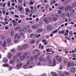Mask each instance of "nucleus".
I'll use <instances>...</instances> for the list:
<instances>
[{
  "label": "nucleus",
  "instance_id": "f257e3e1",
  "mask_svg": "<svg viewBox=\"0 0 76 76\" xmlns=\"http://www.w3.org/2000/svg\"><path fill=\"white\" fill-rule=\"evenodd\" d=\"M46 60L48 61H49V63L48 64H47V66H51V64H52V61H50V56L49 55H48L47 58H46Z\"/></svg>",
  "mask_w": 76,
  "mask_h": 76
},
{
  "label": "nucleus",
  "instance_id": "f03ea898",
  "mask_svg": "<svg viewBox=\"0 0 76 76\" xmlns=\"http://www.w3.org/2000/svg\"><path fill=\"white\" fill-rule=\"evenodd\" d=\"M68 66L69 67H73L75 64L73 62H68L67 63Z\"/></svg>",
  "mask_w": 76,
  "mask_h": 76
},
{
  "label": "nucleus",
  "instance_id": "7ed1b4c3",
  "mask_svg": "<svg viewBox=\"0 0 76 76\" xmlns=\"http://www.w3.org/2000/svg\"><path fill=\"white\" fill-rule=\"evenodd\" d=\"M47 29L48 31H51L53 29V27L51 25L48 26H47Z\"/></svg>",
  "mask_w": 76,
  "mask_h": 76
},
{
  "label": "nucleus",
  "instance_id": "20e7f679",
  "mask_svg": "<svg viewBox=\"0 0 76 76\" xmlns=\"http://www.w3.org/2000/svg\"><path fill=\"white\" fill-rule=\"evenodd\" d=\"M32 28L34 29H37L38 28V25H34L32 26Z\"/></svg>",
  "mask_w": 76,
  "mask_h": 76
},
{
  "label": "nucleus",
  "instance_id": "39448f33",
  "mask_svg": "<svg viewBox=\"0 0 76 76\" xmlns=\"http://www.w3.org/2000/svg\"><path fill=\"white\" fill-rule=\"evenodd\" d=\"M56 58L58 61H59L60 62L62 61V60L61 59V58L60 57V56H56Z\"/></svg>",
  "mask_w": 76,
  "mask_h": 76
},
{
  "label": "nucleus",
  "instance_id": "423d86ee",
  "mask_svg": "<svg viewBox=\"0 0 76 76\" xmlns=\"http://www.w3.org/2000/svg\"><path fill=\"white\" fill-rule=\"evenodd\" d=\"M12 56V54L10 52H9L8 53V56H7V57L8 58L10 59L11 58Z\"/></svg>",
  "mask_w": 76,
  "mask_h": 76
},
{
  "label": "nucleus",
  "instance_id": "0eeeda50",
  "mask_svg": "<svg viewBox=\"0 0 76 76\" xmlns=\"http://www.w3.org/2000/svg\"><path fill=\"white\" fill-rule=\"evenodd\" d=\"M35 10H36V8L34 9L33 10H30V13H31V14H33V13H35Z\"/></svg>",
  "mask_w": 76,
  "mask_h": 76
},
{
  "label": "nucleus",
  "instance_id": "6e6552de",
  "mask_svg": "<svg viewBox=\"0 0 76 76\" xmlns=\"http://www.w3.org/2000/svg\"><path fill=\"white\" fill-rule=\"evenodd\" d=\"M28 47V45L27 44H24L22 46V48H24V49H25L27 48Z\"/></svg>",
  "mask_w": 76,
  "mask_h": 76
},
{
  "label": "nucleus",
  "instance_id": "1a4fd4ad",
  "mask_svg": "<svg viewBox=\"0 0 76 76\" xmlns=\"http://www.w3.org/2000/svg\"><path fill=\"white\" fill-rule=\"evenodd\" d=\"M49 19L48 18H45L44 19V20L46 23H48Z\"/></svg>",
  "mask_w": 76,
  "mask_h": 76
},
{
  "label": "nucleus",
  "instance_id": "9d476101",
  "mask_svg": "<svg viewBox=\"0 0 76 76\" xmlns=\"http://www.w3.org/2000/svg\"><path fill=\"white\" fill-rule=\"evenodd\" d=\"M3 61L4 63H7V62H8V60H7V58L4 57L3 59Z\"/></svg>",
  "mask_w": 76,
  "mask_h": 76
},
{
  "label": "nucleus",
  "instance_id": "9b49d317",
  "mask_svg": "<svg viewBox=\"0 0 76 76\" xmlns=\"http://www.w3.org/2000/svg\"><path fill=\"white\" fill-rule=\"evenodd\" d=\"M18 10L19 11H22V7H20V6H18Z\"/></svg>",
  "mask_w": 76,
  "mask_h": 76
},
{
  "label": "nucleus",
  "instance_id": "f8f14e48",
  "mask_svg": "<svg viewBox=\"0 0 76 76\" xmlns=\"http://www.w3.org/2000/svg\"><path fill=\"white\" fill-rule=\"evenodd\" d=\"M51 74H52V76H57V74L56 72H51Z\"/></svg>",
  "mask_w": 76,
  "mask_h": 76
},
{
  "label": "nucleus",
  "instance_id": "ddd939ff",
  "mask_svg": "<svg viewBox=\"0 0 76 76\" xmlns=\"http://www.w3.org/2000/svg\"><path fill=\"white\" fill-rule=\"evenodd\" d=\"M22 54V52H18L17 53V55L18 57H20Z\"/></svg>",
  "mask_w": 76,
  "mask_h": 76
},
{
  "label": "nucleus",
  "instance_id": "4468645a",
  "mask_svg": "<svg viewBox=\"0 0 76 76\" xmlns=\"http://www.w3.org/2000/svg\"><path fill=\"white\" fill-rule=\"evenodd\" d=\"M37 32L39 33L40 32H42V31H43V30L42 29L40 28L39 29H37Z\"/></svg>",
  "mask_w": 76,
  "mask_h": 76
},
{
  "label": "nucleus",
  "instance_id": "2eb2a0df",
  "mask_svg": "<svg viewBox=\"0 0 76 76\" xmlns=\"http://www.w3.org/2000/svg\"><path fill=\"white\" fill-rule=\"evenodd\" d=\"M7 42L8 44H10L11 42V39L9 38L7 40Z\"/></svg>",
  "mask_w": 76,
  "mask_h": 76
},
{
  "label": "nucleus",
  "instance_id": "dca6fc26",
  "mask_svg": "<svg viewBox=\"0 0 76 76\" xmlns=\"http://www.w3.org/2000/svg\"><path fill=\"white\" fill-rule=\"evenodd\" d=\"M3 67H9V65L7 64H3Z\"/></svg>",
  "mask_w": 76,
  "mask_h": 76
},
{
  "label": "nucleus",
  "instance_id": "f3484780",
  "mask_svg": "<svg viewBox=\"0 0 76 76\" xmlns=\"http://www.w3.org/2000/svg\"><path fill=\"white\" fill-rule=\"evenodd\" d=\"M75 71V67H72L71 69V72L72 73H74Z\"/></svg>",
  "mask_w": 76,
  "mask_h": 76
},
{
  "label": "nucleus",
  "instance_id": "a211bd4d",
  "mask_svg": "<svg viewBox=\"0 0 76 76\" xmlns=\"http://www.w3.org/2000/svg\"><path fill=\"white\" fill-rule=\"evenodd\" d=\"M13 58L14 60H16L18 59V56L16 55H15L13 56Z\"/></svg>",
  "mask_w": 76,
  "mask_h": 76
},
{
  "label": "nucleus",
  "instance_id": "6ab92c4d",
  "mask_svg": "<svg viewBox=\"0 0 76 76\" xmlns=\"http://www.w3.org/2000/svg\"><path fill=\"white\" fill-rule=\"evenodd\" d=\"M22 31V32H26V31H27V29L25 27H23Z\"/></svg>",
  "mask_w": 76,
  "mask_h": 76
},
{
  "label": "nucleus",
  "instance_id": "aec40b11",
  "mask_svg": "<svg viewBox=\"0 0 76 76\" xmlns=\"http://www.w3.org/2000/svg\"><path fill=\"white\" fill-rule=\"evenodd\" d=\"M26 57L23 56V55L20 58V59L21 60H23Z\"/></svg>",
  "mask_w": 76,
  "mask_h": 76
},
{
  "label": "nucleus",
  "instance_id": "412c9836",
  "mask_svg": "<svg viewBox=\"0 0 76 76\" xmlns=\"http://www.w3.org/2000/svg\"><path fill=\"white\" fill-rule=\"evenodd\" d=\"M53 64L54 65V66L56 65V60L55 59L53 60Z\"/></svg>",
  "mask_w": 76,
  "mask_h": 76
},
{
  "label": "nucleus",
  "instance_id": "4be33fe9",
  "mask_svg": "<svg viewBox=\"0 0 76 76\" xmlns=\"http://www.w3.org/2000/svg\"><path fill=\"white\" fill-rule=\"evenodd\" d=\"M22 64L19 63L18 64V65H17L16 66H17V67H19L21 66H22Z\"/></svg>",
  "mask_w": 76,
  "mask_h": 76
},
{
  "label": "nucleus",
  "instance_id": "5701e85b",
  "mask_svg": "<svg viewBox=\"0 0 76 76\" xmlns=\"http://www.w3.org/2000/svg\"><path fill=\"white\" fill-rule=\"evenodd\" d=\"M59 9L60 10H63L64 9V7H59Z\"/></svg>",
  "mask_w": 76,
  "mask_h": 76
},
{
  "label": "nucleus",
  "instance_id": "b1692460",
  "mask_svg": "<svg viewBox=\"0 0 76 76\" xmlns=\"http://www.w3.org/2000/svg\"><path fill=\"white\" fill-rule=\"evenodd\" d=\"M15 60H13V59H12L10 61V64H12V63H14V62H15Z\"/></svg>",
  "mask_w": 76,
  "mask_h": 76
},
{
  "label": "nucleus",
  "instance_id": "393cba45",
  "mask_svg": "<svg viewBox=\"0 0 76 76\" xmlns=\"http://www.w3.org/2000/svg\"><path fill=\"white\" fill-rule=\"evenodd\" d=\"M34 60H37L38 58V56H37V55H34Z\"/></svg>",
  "mask_w": 76,
  "mask_h": 76
},
{
  "label": "nucleus",
  "instance_id": "a878e982",
  "mask_svg": "<svg viewBox=\"0 0 76 76\" xmlns=\"http://www.w3.org/2000/svg\"><path fill=\"white\" fill-rule=\"evenodd\" d=\"M14 34H15V31H12L11 33V35L12 37H13L14 35Z\"/></svg>",
  "mask_w": 76,
  "mask_h": 76
},
{
  "label": "nucleus",
  "instance_id": "bb28decb",
  "mask_svg": "<svg viewBox=\"0 0 76 76\" xmlns=\"http://www.w3.org/2000/svg\"><path fill=\"white\" fill-rule=\"evenodd\" d=\"M6 41H4L3 42V43L2 45V46H4H4H6Z\"/></svg>",
  "mask_w": 76,
  "mask_h": 76
},
{
  "label": "nucleus",
  "instance_id": "cd10ccee",
  "mask_svg": "<svg viewBox=\"0 0 76 76\" xmlns=\"http://www.w3.org/2000/svg\"><path fill=\"white\" fill-rule=\"evenodd\" d=\"M69 8H70V6L66 7L65 8V10H68V9H69Z\"/></svg>",
  "mask_w": 76,
  "mask_h": 76
},
{
  "label": "nucleus",
  "instance_id": "c85d7f7f",
  "mask_svg": "<svg viewBox=\"0 0 76 76\" xmlns=\"http://www.w3.org/2000/svg\"><path fill=\"white\" fill-rule=\"evenodd\" d=\"M66 16V13H64L62 14H61L60 15L61 17H64V16Z\"/></svg>",
  "mask_w": 76,
  "mask_h": 76
},
{
  "label": "nucleus",
  "instance_id": "c756f323",
  "mask_svg": "<svg viewBox=\"0 0 76 76\" xmlns=\"http://www.w3.org/2000/svg\"><path fill=\"white\" fill-rule=\"evenodd\" d=\"M14 41L15 44H17V43H18V42H19L18 40H15Z\"/></svg>",
  "mask_w": 76,
  "mask_h": 76
},
{
  "label": "nucleus",
  "instance_id": "7c9ffc66",
  "mask_svg": "<svg viewBox=\"0 0 76 76\" xmlns=\"http://www.w3.org/2000/svg\"><path fill=\"white\" fill-rule=\"evenodd\" d=\"M39 60L40 61H43V58L40 57L39 58Z\"/></svg>",
  "mask_w": 76,
  "mask_h": 76
},
{
  "label": "nucleus",
  "instance_id": "2f4dec72",
  "mask_svg": "<svg viewBox=\"0 0 76 76\" xmlns=\"http://www.w3.org/2000/svg\"><path fill=\"white\" fill-rule=\"evenodd\" d=\"M28 53H25L23 54V56H25V57H26V56H27V55H28Z\"/></svg>",
  "mask_w": 76,
  "mask_h": 76
},
{
  "label": "nucleus",
  "instance_id": "473e14b6",
  "mask_svg": "<svg viewBox=\"0 0 76 76\" xmlns=\"http://www.w3.org/2000/svg\"><path fill=\"white\" fill-rule=\"evenodd\" d=\"M58 19H57V17H54L53 19V20L54 21H57Z\"/></svg>",
  "mask_w": 76,
  "mask_h": 76
},
{
  "label": "nucleus",
  "instance_id": "72a5a7b5",
  "mask_svg": "<svg viewBox=\"0 0 76 76\" xmlns=\"http://www.w3.org/2000/svg\"><path fill=\"white\" fill-rule=\"evenodd\" d=\"M22 30H23V28H20L18 29V31L19 32H23Z\"/></svg>",
  "mask_w": 76,
  "mask_h": 76
},
{
  "label": "nucleus",
  "instance_id": "f704fd0d",
  "mask_svg": "<svg viewBox=\"0 0 76 76\" xmlns=\"http://www.w3.org/2000/svg\"><path fill=\"white\" fill-rule=\"evenodd\" d=\"M30 64V60H29L27 61V62L26 63V64L27 65H28V64Z\"/></svg>",
  "mask_w": 76,
  "mask_h": 76
},
{
  "label": "nucleus",
  "instance_id": "c9c22d12",
  "mask_svg": "<svg viewBox=\"0 0 76 76\" xmlns=\"http://www.w3.org/2000/svg\"><path fill=\"white\" fill-rule=\"evenodd\" d=\"M58 14H61V13H62V12L60 10H59L58 11Z\"/></svg>",
  "mask_w": 76,
  "mask_h": 76
},
{
  "label": "nucleus",
  "instance_id": "e433bc0d",
  "mask_svg": "<svg viewBox=\"0 0 76 76\" xmlns=\"http://www.w3.org/2000/svg\"><path fill=\"white\" fill-rule=\"evenodd\" d=\"M35 40H33L31 41V44H34V43H35Z\"/></svg>",
  "mask_w": 76,
  "mask_h": 76
},
{
  "label": "nucleus",
  "instance_id": "4c0bfd02",
  "mask_svg": "<svg viewBox=\"0 0 76 76\" xmlns=\"http://www.w3.org/2000/svg\"><path fill=\"white\" fill-rule=\"evenodd\" d=\"M18 49L19 50H22V47L20 46L18 47Z\"/></svg>",
  "mask_w": 76,
  "mask_h": 76
},
{
  "label": "nucleus",
  "instance_id": "58836bf2",
  "mask_svg": "<svg viewBox=\"0 0 76 76\" xmlns=\"http://www.w3.org/2000/svg\"><path fill=\"white\" fill-rule=\"evenodd\" d=\"M34 34H32L30 36V38H33V37H34Z\"/></svg>",
  "mask_w": 76,
  "mask_h": 76
},
{
  "label": "nucleus",
  "instance_id": "ea45409f",
  "mask_svg": "<svg viewBox=\"0 0 76 76\" xmlns=\"http://www.w3.org/2000/svg\"><path fill=\"white\" fill-rule=\"evenodd\" d=\"M72 57H76V54H74L72 56Z\"/></svg>",
  "mask_w": 76,
  "mask_h": 76
},
{
  "label": "nucleus",
  "instance_id": "a19ab883",
  "mask_svg": "<svg viewBox=\"0 0 76 76\" xmlns=\"http://www.w3.org/2000/svg\"><path fill=\"white\" fill-rule=\"evenodd\" d=\"M28 66V65H25L23 66V68H24V69H25V68H26V67Z\"/></svg>",
  "mask_w": 76,
  "mask_h": 76
},
{
  "label": "nucleus",
  "instance_id": "79ce46f5",
  "mask_svg": "<svg viewBox=\"0 0 76 76\" xmlns=\"http://www.w3.org/2000/svg\"><path fill=\"white\" fill-rule=\"evenodd\" d=\"M29 4H31V5H33V4H34V2L32 1H31L30 2Z\"/></svg>",
  "mask_w": 76,
  "mask_h": 76
},
{
  "label": "nucleus",
  "instance_id": "37998d69",
  "mask_svg": "<svg viewBox=\"0 0 76 76\" xmlns=\"http://www.w3.org/2000/svg\"><path fill=\"white\" fill-rule=\"evenodd\" d=\"M72 6L73 7H75L76 6V3H74L72 4Z\"/></svg>",
  "mask_w": 76,
  "mask_h": 76
},
{
  "label": "nucleus",
  "instance_id": "c03bdc74",
  "mask_svg": "<svg viewBox=\"0 0 76 76\" xmlns=\"http://www.w3.org/2000/svg\"><path fill=\"white\" fill-rule=\"evenodd\" d=\"M71 13H75V12L74 10H72L71 11Z\"/></svg>",
  "mask_w": 76,
  "mask_h": 76
},
{
  "label": "nucleus",
  "instance_id": "a18cd8bd",
  "mask_svg": "<svg viewBox=\"0 0 76 76\" xmlns=\"http://www.w3.org/2000/svg\"><path fill=\"white\" fill-rule=\"evenodd\" d=\"M30 60L31 61H33V60H34V58H33V56H31V58H30Z\"/></svg>",
  "mask_w": 76,
  "mask_h": 76
},
{
  "label": "nucleus",
  "instance_id": "49530a36",
  "mask_svg": "<svg viewBox=\"0 0 76 76\" xmlns=\"http://www.w3.org/2000/svg\"><path fill=\"white\" fill-rule=\"evenodd\" d=\"M15 49H13L12 50H11V51L12 53H14V52H15Z\"/></svg>",
  "mask_w": 76,
  "mask_h": 76
},
{
  "label": "nucleus",
  "instance_id": "de8ad7c7",
  "mask_svg": "<svg viewBox=\"0 0 76 76\" xmlns=\"http://www.w3.org/2000/svg\"><path fill=\"white\" fill-rule=\"evenodd\" d=\"M41 7V4H39L37 6V8H39V7Z\"/></svg>",
  "mask_w": 76,
  "mask_h": 76
},
{
  "label": "nucleus",
  "instance_id": "09e8293b",
  "mask_svg": "<svg viewBox=\"0 0 76 76\" xmlns=\"http://www.w3.org/2000/svg\"><path fill=\"white\" fill-rule=\"evenodd\" d=\"M10 1H9L8 2V6L9 7H10Z\"/></svg>",
  "mask_w": 76,
  "mask_h": 76
},
{
  "label": "nucleus",
  "instance_id": "8fccbe9b",
  "mask_svg": "<svg viewBox=\"0 0 76 76\" xmlns=\"http://www.w3.org/2000/svg\"><path fill=\"white\" fill-rule=\"evenodd\" d=\"M18 34H15V37H14L15 39H16V38H17V37H18Z\"/></svg>",
  "mask_w": 76,
  "mask_h": 76
},
{
  "label": "nucleus",
  "instance_id": "3c124183",
  "mask_svg": "<svg viewBox=\"0 0 76 76\" xmlns=\"http://www.w3.org/2000/svg\"><path fill=\"white\" fill-rule=\"evenodd\" d=\"M63 66L61 65L59 66V70H61L62 69H63Z\"/></svg>",
  "mask_w": 76,
  "mask_h": 76
},
{
  "label": "nucleus",
  "instance_id": "603ef678",
  "mask_svg": "<svg viewBox=\"0 0 76 76\" xmlns=\"http://www.w3.org/2000/svg\"><path fill=\"white\" fill-rule=\"evenodd\" d=\"M65 75H70V73L68 72H65Z\"/></svg>",
  "mask_w": 76,
  "mask_h": 76
},
{
  "label": "nucleus",
  "instance_id": "864d4df0",
  "mask_svg": "<svg viewBox=\"0 0 76 76\" xmlns=\"http://www.w3.org/2000/svg\"><path fill=\"white\" fill-rule=\"evenodd\" d=\"M66 15L67 16H68V17H70V15H69V13L67 12L66 14Z\"/></svg>",
  "mask_w": 76,
  "mask_h": 76
},
{
  "label": "nucleus",
  "instance_id": "5fc2aeb1",
  "mask_svg": "<svg viewBox=\"0 0 76 76\" xmlns=\"http://www.w3.org/2000/svg\"><path fill=\"white\" fill-rule=\"evenodd\" d=\"M71 16V17H73V16H74V15H73V13H70L69 14Z\"/></svg>",
  "mask_w": 76,
  "mask_h": 76
},
{
  "label": "nucleus",
  "instance_id": "6e6d98bb",
  "mask_svg": "<svg viewBox=\"0 0 76 76\" xmlns=\"http://www.w3.org/2000/svg\"><path fill=\"white\" fill-rule=\"evenodd\" d=\"M12 69H13V68L12 67H10L9 69V71H10L11 70H12Z\"/></svg>",
  "mask_w": 76,
  "mask_h": 76
},
{
  "label": "nucleus",
  "instance_id": "4d7b16f0",
  "mask_svg": "<svg viewBox=\"0 0 76 76\" xmlns=\"http://www.w3.org/2000/svg\"><path fill=\"white\" fill-rule=\"evenodd\" d=\"M32 31V29H29L28 30V32H31Z\"/></svg>",
  "mask_w": 76,
  "mask_h": 76
},
{
  "label": "nucleus",
  "instance_id": "13d9d810",
  "mask_svg": "<svg viewBox=\"0 0 76 76\" xmlns=\"http://www.w3.org/2000/svg\"><path fill=\"white\" fill-rule=\"evenodd\" d=\"M39 23H40V24H43V21H39Z\"/></svg>",
  "mask_w": 76,
  "mask_h": 76
},
{
  "label": "nucleus",
  "instance_id": "bf43d9fd",
  "mask_svg": "<svg viewBox=\"0 0 76 76\" xmlns=\"http://www.w3.org/2000/svg\"><path fill=\"white\" fill-rule=\"evenodd\" d=\"M18 28H19V27H16L15 29V31H17V30H18Z\"/></svg>",
  "mask_w": 76,
  "mask_h": 76
},
{
  "label": "nucleus",
  "instance_id": "052dcab7",
  "mask_svg": "<svg viewBox=\"0 0 76 76\" xmlns=\"http://www.w3.org/2000/svg\"><path fill=\"white\" fill-rule=\"evenodd\" d=\"M65 39H68L69 40H70V38L67 37H65Z\"/></svg>",
  "mask_w": 76,
  "mask_h": 76
},
{
  "label": "nucleus",
  "instance_id": "680f3d73",
  "mask_svg": "<svg viewBox=\"0 0 76 76\" xmlns=\"http://www.w3.org/2000/svg\"><path fill=\"white\" fill-rule=\"evenodd\" d=\"M69 34L70 35H73V32L72 31H70L69 32Z\"/></svg>",
  "mask_w": 76,
  "mask_h": 76
},
{
  "label": "nucleus",
  "instance_id": "e2e57ef3",
  "mask_svg": "<svg viewBox=\"0 0 76 76\" xmlns=\"http://www.w3.org/2000/svg\"><path fill=\"white\" fill-rule=\"evenodd\" d=\"M69 11H70V10H72V9H73V7H69Z\"/></svg>",
  "mask_w": 76,
  "mask_h": 76
},
{
  "label": "nucleus",
  "instance_id": "0e129e2a",
  "mask_svg": "<svg viewBox=\"0 0 76 76\" xmlns=\"http://www.w3.org/2000/svg\"><path fill=\"white\" fill-rule=\"evenodd\" d=\"M13 25L14 26H17L16 23V22L14 23Z\"/></svg>",
  "mask_w": 76,
  "mask_h": 76
},
{
  "label": "nucleus",
  "instance_id": "69168bd1",
  "mask_svg": "<svg viewBox=\"0 0 76 76\" xmlns=\"http://www.w3.org/2000/svg\"><path fill=\"white\" fill-rule=\"evenodd\" d=\"M3 48L4 50H7V48H6V46H4H4H3Z\"/></svg>",
  "mask_w": 76,
  "mask_h": 76
},
{
  "label": "nucleus",
  "instance_id": "338daca9",
  "mask_svg": "<svg viewBox=\"0 0 76 76\" xmlns=\"http://www.w3.org/2000/svg\"><path fill=\"white\" fill-rule=\"evenodd\" d=\"M64 31L62 30L61 31V33L62 34H64Z\"/></svg>",
  "mask_w": 76,
  "mask_h": 76
},
{
  "label": "nucleus",
  "instance_id": "774afa93",
  "mask_svg": "<svg viewBox=\"0 0 76 76\" xmlns=\"http://www.w3.org/2000/svg\"><path fill=\"white\" fill-rule=\"evenodd\" d=\"M59 76H65L63 74H60V75H59Z\"/></svg>",
  "mask_w": 76,
  "mask_h": 76
}]
</instances>
